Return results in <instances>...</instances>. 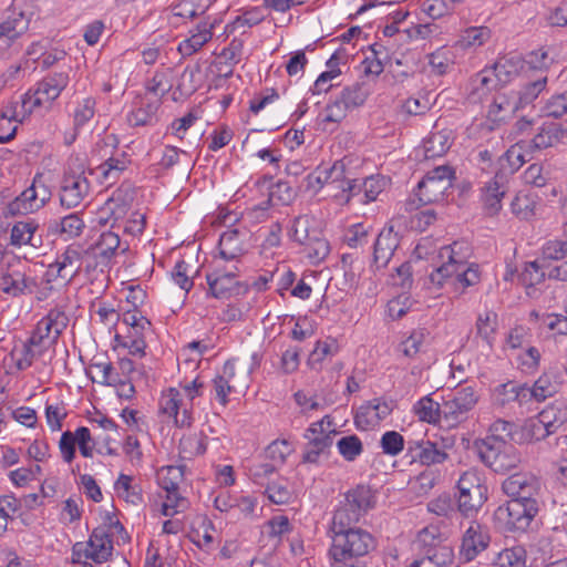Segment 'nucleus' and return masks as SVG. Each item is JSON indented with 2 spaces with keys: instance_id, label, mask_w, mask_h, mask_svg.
<instances>
[{
  "instance_id": "3",
  "label": "nucleus",
  "mask_w": 567,
  "mask_h": 567,
  "mask_svg": "<svg viewBox=\"0 0 567 567\" xmlns=\"http://www.w3.org/2000/svg\"><path fill=\"white\" fill-rule=\"evenodd\" d=\"M527 162L523 142L511 146L496 162L493 179L486 184L483 194L486 214L494 216L502 208V198L507 192L509 177Z\"/></svg>"
},
{
  "instance_id": "32",
  "label": "nucleus",
  "mask_w": 567,
  "mask_h": 567,
  "mask_svg": "<svg viewBox=\"0 0 567 567\" xmlns=\"http://www.w3.org/2000/svg\"><path fill=\"white\" fill-rule=\"evenodd\" d=\"M85 227V224L79 213H71L60 220H53L49 225V230L53 234H60L65 239L79 237Z\"/></svg>"
},
{
  "instance_id": "49",
  "label": "nucleus",
  "mask_w": 567,
  "mask_h": 567,
  "mask_svg": "<svg viewBox=\"0 0 567 567\" xmlns=\"http://www.w3.org/2000/svg\"><path fill=\"white\" fill-rule=\"evenodd\" d=\"M439 477L440 474L437 471L426 468L410 481L411 489L417 496L427 495L431 492V489L436 485Z\"/></svg>"
},
{
  "instance_id": "42",
  "label": "nucleus",
  "mask_w": 567,
  "mask_h": 567,
  "mask_svg": "<svg viewBox=\"0 0 567 567\" xmlns=\"http://www.w3.org/2000/svg\"><path fill=\"white\" fill-rule=\"evenodd\" d=\"M132 199V196H130L127 193L124 194V192L120 188L106 202V209L110 213V217L113 219L111 227H114L117 221L126 216L131 207Z\"/></svg>"
},
{
  "instance_id": "61",
  "label": "nucleus",
  "mask_w": 567,
  "mask_h": 567,
  "mask_svg": "<svg viewBox=\"0 0 567 567\" xmlns=\"http://www.w3.org/2000/svg\"><path fill=\"white\" fill-rule=\"evenodd\" d=\"M68 412L64 403L47 404L45 405V419L51 431H60L62 429V422L66 417Z\"/></svg>"
},
{
  "instance_id": "1",
  "label": "nucleus",
  "mask_w": 567,
  "mask_h": 567,
  "mask_svg": "<svg viewBox=\"0 0 567 567\" xmlns=\"http://www.w3.org/2000/svg\"><path fill=\"white\" fill-rule=\"evenodd\" d=\"M350 519H331L328 536L331 540L328 557L331 567H352L353 563L375 548L372 534Z\"/></svg>"
},
{
  "instance_id": "27",
  "label": "nucleus",
  "mask_w": 567,
  "mask_h": 567,
  "mask_svg": "<svg viewBox=\"0 0 567 567\" xmlns=\"http://www.w3.org/2000/svg\"><path fill=\"white\" fill-rule=\"evenodd\" d=\"M214 22L200 21L190 35L178 44V52L183 56H190L199 51L213 38Z\"/></svg>"
},
{
  "instance_id": "52",
  "label": "nucleus",
  "mask_w": 567,
  "mask_h": 567,
  "mask_svg": "<svg viewBox=\"0 0 567 567\" xmlns=\"http://www.w3.org/2000/svg\"><path fill=\"white\" fill-rule=\"evenodd\" d=\"M557 392V383L553 382L547 374L540 375L534 383L533 388H528V398L537 401H544L553 396Z\"/></svg>"
},
{
  "instance_id": "13",
  "label": "nucleus",
  "mask_w": 567,
  "mask_h": 567,
  "mask_svg": "<svg viewBox=\"0 0 567 567\" xmlns=\"http://www.w3.org/2000/svg\"><path fill=\"white\" fill-rule=\"evenodd\" d=\"M32 14L22 1L13 0L6 19L0 22V47H9L20 38L29 29Z\"/></svg>"
},
{
  "instance_id": "29",
  "label": "nucleus",
  "mask_w": 567,
  "mask_h": 567,
  "mask_svg": "<svg viewBox=\"0 0 567 567\" xmlns=\"http://www.w3.org/2000/svg\"><path fill=\"white\" fill-rule=\"evenodd\" d=\"M161 105V99H148L143 96L136 103V107L127 115L128 123L132 126L150 125L156 118V113Z\"/></svg>"
},
{
  "instance_id": "51",
  "label": "nucleus",
  "mask_w": 567,
  "mask_h": 567,
  "mask_svg": "<svg viewBox=\"0 0 567 567\" xmlns=\"http://www.w3.org/2000/svg\"><path fill=\"white\" fill-rule=\"evenodd\" d=\"M265 494L271 503L277 505L288 504L292 497V493L284 478L267 483Z\"/></svg>"
},
{
  "instance_id": "40",
  "label": "nucleus",
  "mask_w": 567,
  "mask_h": 567,
  "mask_svg": "<svg viewBox=\"0 0 567 567\" xmlns=\"http://www.w3.org/2000/svg\"><path fill=\"white\" fill-rule=\"evenodd\" d=\"M209 8V0H179L171 7L174 17L193 19L203 16Z\"/></svg>"
},
{
  "instance_id": "35",
  "label": "nucleus",
  "mask_w": 567,
  "mask_h": 567,
  "mask_svg": "<svg viewBox=\"0 0 567 567\" xmlns=\"http://www.w3.org/2000/svg\"><path fill=\"white\" fill-rule=\"evenodd\" d=\"M44 350L40 344L31 343V338H29L21 346H16L10 355L18 370L24 371L32 365L34 359L41 355Z\"/></svg>"
},
{
  "instance_id": "34",
  "label": "nucleus",
  "mask_w": 567,
  "mask_h": 567,
  "mask_svg": "<svg viewBox=\"0 0 567 567\" xmlns=\"http://www.w3.org/2000/svg\"><path fill=\"white\" fill-rule=\"evenodd\" d=\"M451 132L447 130L432 132L423 141V154L426 159L444 155L451 147Z\"/></svg>"
},
{
  "instance_id": "41",
  "label": "nucleus",
  "mask_w": 567,
  "mask_h": 567,
  "mask_svg": "<svg viewBox=\"0 0 567 567\" xmlns=\"http://www.w3.org/2000/svg\"><path fill=\"white\" fill-rule=\"evenodd\" d=\"M505 445L506 442H501L487 436L476 439L473 443V447L475 449L481 462L487 467Z\"/></svg>"
},
{
  "instance_id": "43",
  "label": "nucleus",
  "mask_w": 567,
  "mask_h": 567,
  "mask_svg": "<svg viewBox=\"0 0 567 567\" xmlns=\"http://www.w3.org/2000/svg\"><path fill=\"white\" fill-rule=\"evenodd\" d=\"M523 66V61L517 58H499L493 65V73L499 83H507L513 76L518 74Z\"/></svg>"
},
{
  "instance_id": "64",
  "label": "nucleus",
  "mask_w": 567,
  "mask_h": 567,
  "mask_svg": "<svg viewBox=\"0 0 567 567\" xmlns=\"http://www.w3.org/2000/svg\"><path fill=\"white\" fill-rule=\"evenodd\" d=\"M543 112L547 117L559 118L567 113V92L551 96Z\"/></svg>"
},
{
  "instance_id": "31",
  "label": "nucleus",
  "mask_w": 567,
  "mask_h": 567,
  "mask_svg": "<svg viewBox=\"0 0 567 567\" xmlns=\"http://www.w3.org/2000/svg\"><path fill=\"white\" fill-rule=\"evenodd\" d=\"M440 257H447L449 261L444 262L435 270H433L429 277L430 282L436 288H442L445 282L454 278V272L457 271V259L454 256V249L451 246H444L440 250Z\"/></svg>"
},
{
  "instance_id": "12",
  "label": "nucleus",
  "mask_w": 567,
  "mask_h": 567,
  "mask_svg": "<svg viewBox=\"0 0 567 567\" xmlns=\"http://www.w3.org/2000/svg\"><path fill=\"white\" fill-rule=\"evenodd\" d=\"M69 324V317L61 308L51 309L37 324L31 334V343H38L43 349L55 344L63 330Z\"/></svg>"
},
{
  "instance_id": "6",
  "label": "nucleus",
  "mask_w": 567,
  "mask_h": 567,
  "mask_svg": "<svg viewBox=\"0 0 567 567\" xmlns=\"http://www.w3.org/2000/svg\"><path fill=\"white\" fill-rule=\"evenodd\" d=\"M538 511V503L509 499L495 509L493 518L502 532H525Z\"/></svg>"
},
{
  "instance_id": "63",
  "label": "nucleus",
  "mask_w": 567,
  "mask_h": 567,
  "mask_svg": "<svg viewBox=\"0 0 567 567\" xmlns=\"http://www.w3.org/2000/svg\"><path fill=\"white\" fill-rule=\"evenodd\" d=\"M424 329L414 330L404 341L400 343L401 352L408 358H414L424 342Z\"/></svg>"
},
{
  "instance_id": "33",
  "label": "nucleus",
  "mask_w": 567,
  "mask_h": 567,
  "mask_svg": "<svg viewBox=\"0 0 567 567\" xmlns=\"http://www.w3.org/2000/svg\"><path fill=\"white\" fill-rule=\"evenodd\" d=\"M346 165L343 161H337L329 168H318L313 174L307 176L308 186L313 187L316 184L321 188L326 184H336L344 182Z\"/></svg>"
},
{
  "instance_id": "23",
  "label": "nucleus",
  "mask_w": 567,
  "mask_h": 567,
  "mask_svg": "<svg viewBox=\"0 0 567 567\" xmlns=\"http://www.w3.org/2000/svg\"><path fill=\"white\" fill-rule=\"evenodd\" d=\"M399 245L400 236L393 227L383 228L374 243L373 266L377 269L386 267Z\"/></svg>"
},
{
  "instance_id": "39",
  "label": "nucleus",
  "mask_w": 567,
  "mask_h": 567,
  "mask_svg": "<svg viewBox=\"0 0 567 567\" xmlns=\"http://www.w3.org/2000/svg\"><path fill=\"white\" fill-rule=\"evenodd\" d=\"M491 38V30L487 27H471L464 30L455 47L461 50H467L470 48L481 47Z\"/></svg>"
},
{
  "instance_id": "38",
  "label": "nucleus",
  "mask_w": 567,
  "mask_h": 567,
  "mask_svg": "<svg viewBox=\"0 0 567 567\" xmlns=\"http://www.w3.org/2000/svg\"><path fill=\"white\" fill-rule=\"evenodd\" d=\"M520 456L514 445L506 443L501 453L491 462L488 467L495 473L505 474L518 466Z\"/></svg>"
},
{
  "instance_id": "55",
  "label": "nucleus",
  "mask_w": 567,
  "mask_h": 567,
  "mask_svg": "<svg viewBox=\"0 0 567 567\" xmlns=\"http://www.w3.org/2000/svg\"><path fill=\"white\" fill-rule=\"evenodd\" d=\"M78 437V429L74 432L65 431L62 433L60 437L59 450L61 453V457L68 464H71L75 458L76 446L79 444Z\"/></svg>"
},
{
  "instance_id": "10",
  "label": "nucleus",
  "mask_w": 567,
  "mask_h": 567,
  "mask_svg": "<svg viewBox=\"0 0 567 567\" xmlns=\"http://www.w3.org/2000/svg\"><path fill=\"white\" fill-rule=\"evenodd\" d=\"M477 402L478 395L473 386L457 388L442 404L444 421L449 426H454L465 421Z\"/></svg>"
},
{
  "instance_id": "36",
  "label": "nucleus",
  "mask_w": 567,
  "mask_h": 567,
  "mask_svg": "<svg viewBox=\"0 0 567 567\" xmlns=\"http://www.w3.org/2000/svg\"><path fill=\"white\" fill-rule=\"evenodd\" d=\"M487 501V489H476L460 493L457 498V511L464 517H474Z\"/></svg>"
},
{
  "instance_id": "4",
  "label": "nucleus",
  "mask_w": 567,
  "mask_h": 567,
  "mask_svg": "<svg viewBox=\"0 0 567 567\" xmlns=\"http://www.w3.org/2000/svg\"><path fill=\"white\" fill-rule=\"evenodd\" d=\"M84 250L79 245H69L63 252L56 256L54 262L48 266L42 282L45 286L38 292V299L43 300L54 290L53 281H61L68 286L81 272Z\"/></svg>"
},
{
  "instance_id": "45",
  "label": "nucleus",
  "mask_w": 567,
  "mask_h": 567,
  "mask_svg": "<svg viewBox=\"0 0 567 567\" xmlns=\"http://www.w3.org/2000/svg\"><path fill=\"white\" fill-rule=\"evenodd\" d=\"M415 413L421 421L437 423L443 419L442 405L431 399L429 395L422 398L415 404Z\"/></svg>"
},
{
  "instance_id": "17",
  "label": "nucleus",
  "mask_w": 567,
  "mask_h": 567,
  "mask_svg": "<svg viewBox=\"0 0 567 567\" xmlns=\"http://www.w3.org/2000/svg\"><path fill=\"white\" fill-rule=\"evenodd\" d=\"M491 542L488 528L477 520H472L463 534L460 556L466 561H472L484 551Z\"/></svg>"
},
{
  "instance_id": "56",
  "label": "nucleus",
  "mask_w": 567,
  "mask_h": 567,
  "mask_svg": "<svg viewBox=\"0 0 567 567\" xmlns=\"http://www.w3.org/2000/svg\"><path fill=\"white\" fill-rule=\"evenodd\" d=\"M404 437L396 431L383 433L380 440L382 452L390 456L399 455L404 449Z\"/></svg>"
},
{
  "instance_id": "5",
  "label": "nucleus",
  "mask_w": 567,
  "mask_h": 567,
  "mask_svg": "<svg viewBox=\"0 0 567 567\" xmlns=\"http://www.w3.org/2000/svg\"><path fill=\"white\" fill-rule=\"evenodd\" d=\"M70 81L65 72H54L44 76L37 83L34 90H29L22 95L20 106L23 116L30 115L35 109L45 106L49 109L54 100L68 86Z\"/></svg>"
},
{
  "instance_id": "28",
  "label": "nucleus",
  "mask_w": 567,
  "mask_h": 567,
  "mask_svg": "<svg viewBox=\"0 0 567 567\" xmlns=\"http://www.w3.org/2000/svg\"><path fill=\"white\" fill-rule=\"evenodd\" d=\"M86 543L92 549L89 554L90 559L96 564H102L109 560L112 555L113 543L111 535L105 527L99 526L94 528Z\"/></svg>"
},
{
  "instance_id": "14",
  "label": "nucleus",
  "mask_w": 567,
  "mask_h": 567,
  "mask_svg": "<svg viewBox=\"0 0 567 567\" xmlns=\"http://www.w3.org/2000/svg\"><path fill=\"white\" fill-rule=\"evenodd\" d=\"M540 487V481L528 472L512 474L502 483L503 492L511 499L524 503H538L536 497L539 495Z\"/></svg>"
},
{
  "instance_id": "26",
  "label": "nucleus",
  "mask_w": 567,
  "mask_h": 567,
  "mask_svg": "<svg viewBox=\"0 0 567 567\" xmlns=\"http://www.w3.org/2000/svg\"><path fill=\"white\" fill-rule=\"evenodd\" d=\"M247 237L246 231H240L237 228L227 229L220 235L218 248L219 256L221 259L235 260L243 256L246 251L245 239Z\"/></svg>"
},
{
  "instance_id": "7",
  "label": "nucleus",
  "mask_w": 567,
  "mask_h": 567,
  "mask_svg": "<svg viewBox=\"0 0 567 567\" xmlns=\"http://www.w3.org/2000/svg\"><path fill=\"white\" fill-rule=\"evenodd\" d=\"M453 179L455 171L451 166H437L419 182L415 196L422 205L442 202L446 190L452 187Z\"/></svg>"
},
{
  "instance_id": "2",
  "label": "nucleus",
  "mask_w": 567,
  "mask_h": 567,
  "mask_svg": "<svg viewBox=\"0 0 567 567\" xmlns=\"http://www.w3.org/2000/svg\"><path fill=\"white\" fill-rule=\"evenodd\" d=\"M412 560L406 567H449L454 549L439 527L430 525L417 532L411 543Z\"/></svg>"
},
{
  "instance_id": "21",
  "label": "nucleus",
  "mask_w": 567,
  "mask_h": 567,
  "mask_svg": "<svg viewBox=\"0 0 567 567\" xmlns=\"http://www.w3.org/2000/svg\"><path fill=\"white\" fill-rule=\"evenodd\" d=\"M120 244L121 239L116 233H102L99 239L84 250L85 256H91L95 259L93 266L87 265V269L95 268L97 266H107L111 259L115 256Z\"/></svg>"
},
{
  "instance_id": "50",
  "label": "nucleus",
  "mask_w": 567,
  "mask_h": 567,
  "mask_svg": "<svg viewBox=\"0 0 567 567\" xmlns=\"http://www.w3.org/2000/svg\"><path fill=\"white\" fill-rule=\"evenodd\" d=\"M340 455L348 462H353L363 452L362 441L355 434L342 436L337 442Z\"/></svg>"
},
{
  "instance_id": "19",
  "label": "nucleus",
  "mask_w": 567,
  "mask_h": 567,
  "mask_svg": "<svg viewBox=\"0 0 567 567\" xmlns=\"http://www.w3.org/2000/svg\"><path fill=\"white\" fill-rule=\"evenodd\" d=\"M90 183L83 173L65 174L60 188V203L63 207L71 209L81 204L89 194Z\"/></svg>"
},
{
  "instance_id": "16",
  "label": "nucleus",
  "mask_w": 567,
  "mask_h": 567,
  "mask_svg": "<svg viewBox=\"0 0 567 567\" xmlns=\"http://www.w3.org/2000/svg\"><path fill=\"white\" fill-rule=\"evenodd\" d=\"M327 420L328 424H331L329 416H324L320 422H316L307 429L305 437L308 443L305 446L302 461L305 463H317L319 456L323 454L332 445V434L336 431L329 433L324 432L323 423Z\"/></svg>"
},
{
  "instance_id": "46",
  "label": "nucleus",
  "mask_w": 567,
  "mask_h": 567,
  "mask_svg": "<svg viewBox=\"0 0 567 567\" xmlns=\"http://www.w3.org/2000/svg\"><path fill=\"white\" fill-rule=\"evenodd\" d=\"M389 179L382 175H371L362 179L363 196L361 203H370L378 199V196L386 188Z\"/></svg>"
},
{
  "instance_id": "9",
  "label": "nucleus",
  "mask_w": 567,
  "mask_h": 567,
  "mask_svg": "<svg viewBox=\"0 0 567 567\" xmlns=\"http://www.w3.org/2000/svg\"><path fill=\"white\" fill-rule=\"evenodd\" d=\"M374 506V496L369 486L357 485L344 494V501L333 512L331 519H350L349 523L358 524L368 511Z\"/></svg>"
},
{
  "instance_id": "44",
  "label": "nucleus",
  "mask_w": 567,
  "mask_h": 567,
  "mask_svg": "<svg viewBox=\"0 0 567 567\" xmlns=\"http://www.w3.org/2000/svg\"><path fill=\"white\" fill-rule=\"evenodd\" d=\"M475 328L476 336L482 338L488 347H492L497 328V315L494 311H485L478 315Z\"/></svg>"
},
{
  "instance_id": "8",
  "label": "nucleus",
  "mask_w": 567,
  "mask_h": 567,
  "mask_svg": "<svg viewBox=\"0 0 567 567\" xmlns=\"http://www.w3.org/2000/svg\"><path fill=\"white\" fill-rule=\"evenodd\" d=\"M21 262L18 259L0 264V291L12 297L19 298L24 295L39 292L35 278L29 277L19 269ZM39 293H37L38 296Z\"/></svg>"
},
{
  "instance_id": "47",
  "label": "nucleus",
  "mask_w": 567,
  "mask_h": 567,
  "mask_svg": "<svg viewBox=\"0 0 567 567\" xmlns=\"http://www.w3.org/2000/svg\"><path fill=\"white\" fill-rule=\"evenodd\" d=\"M90 368L97 373L96 382L100 384L116 386L122 383L120 374L115 372L112 362L109 360L96 361L94 358ZM92 380L95 381L94 378Z\"/></svg>"
},
{
  "instance_id": "20",
  "label": "nucleus",
  "mask_w": 567,
  "mask_h": 567,
  "mask_svg": "<svg viewBox=\"0 0 567 567\" xmlns=\"http://www.w3.org/2000/svg\"><path fill=\"white\" fill-rule=\"evenodd\" d=\"M181 393L175 388H169L164 391L159 399V412L174 420V423L178 427L190 426L193 416L190 409L182 408Z\"/></svg>"
},
{
  "instance_id": "53",
  "label": "nucleus",
  "mask_w": 567,
  "mask_h": 567,
  "mask_svg": "<svg viewBox=\"0 0 567 567\" xmlns=\"http://www.w3.org/2000/svg\"><path fill=\"white\" fill-rule=\"evenodd\" d=\"M289 235L293 241L302 246H306L316 236L315 231L310 233V223L307 216H299L293 219Z\"/></svg>"
},
{
  "instance_id": "54",
  "label": "nucleus",
  "mask_w": 567,
  "mask_h": 567,
  "mask_svg": "<svg viewBox=\"0 0 567 567\" xmlns=\"http://www.w3.org/2000/svg\"><path fill=\"white\" fill-rule=\"evenodd\" d=\"M457 271L454 272L453 280L460 284L464 289L480 282V271L477 265L466 266L462 260H457Z\"/></svg>"
},
{
  "instance_id": "57",
  "label": "nucleus",
  "mask_w": 567,
  "mask_h": 567,
  "mask_svg": "<svg viewBox=\"0 0 567 567\" xmlns=\"http://www.w3.org/2000/svg\"><path fill=\"white\" fill-rule=\"evenodd\" d=\"M370 230L371 227H368L364 224H354L346 230L343 240L349 247L352 248L363 246L368 244Z\"/></svg>"
},
{
  "instance_id": "37",
  "label": "nucleus",
  "mask_w": 567,
  "mask_h": 567,
  "mask_svg": "<svg viewBox=\"0 0 567 567\" xmlns=\"http://www.w3.org/2000/svg\"><path fill=\"white\" fill-rule=\"evenodd\" d=\"M131 161L126 154L122 153L120 156L107 158L97 166V169L104 182L113 184L120 178L121 174L127 169Z\"/></svg>"
},
{
  "instance_id": "58",
  "label": "nucleus",
  "mask_w": 567,
  "mask_h": 567,
  "mask_svg": "<svg viewBox=\"0 0 567 567\" xmlns=\"http://www.w3.org/2000/svg\"><path fill=\"white\" fill-rule=\"evenodd\" d=\"M187 507L188 501L179 494L178 489L166 492V501L162 505V514L164 516H173L184 512Z\"/></svg>"
},
{
  "instance_id": "24",
  "label": "nucleus",
  "mask_w": 567,
  "mask_h": 567,
  "mask_svg": "<svg viewBox=\"0 0 567 567\" xmlns=\"http://www.w3.org/2000/svg\"><path fill=\"white\" fill-rule=\"evenodd\" d=\"M49 199L48 189H44V198H39V192L37 188V179L33 184L24 189L20 196L10 202L7 206V214L11 216L27 215L33 213L44 206Z\"/></svg>"
},
{
  "instance_id": "18",
  "label": "nucleus",
  "mask_w": 567,
  "mask_h": 567,
  "mask_svg": "<svg viewBox=\"0 0 567 567\" xmlns=\"http://www.w3.org/2000/svg\"><path fill=\"white\" fill-rule=\"evenodd\" d=\"M567 422V406L563 402H555L539 412L537 420L532 423L537 440L553 434Z\"/></svg>"
},
{
  "instance_id": "25",
  "label": "nucleus",
  "mask_w": 567,
  "mask_h": 567,
  "mask_svg": "<svg viewBox=\"0 0 567 567\" xmlns=\"http://www.w3.org/2000/svg\"><path fill=\"white\" fill-rule=\"evenodd\" d=\"M408 453L411 455V462H419L427 467L442 464L449 458V454L431 441L410 442Z\"/></svg>"
},
{
  "instance_id": "11",
  "label": "nucleus",
  "mask_w": 567,
  "mask_h": 567,
  "mask_svg": "<svg viewBox=\"0 0 567 567\" xmlns=\"http://www.w3.org/2000/svg\"><path fill=\"white\" fill-rule=\"evenodd\" d=\"M233 272L213 270L206 275L208 295L216 299H230L248 292V285L238 280L239 269L231 265Z\"/></svg>"
},
{
  "instance_id": "62",
  "label": "nucleus",
  "mask_w": 567,
  "mask_h": 567,
  "mask_svg": "<svg viewBox=\"0 0 567 567\" xmlns=\"http://www.w3.org/2000/svg\"><path fill=\"white\" fill-rule=\"evenodd\" d=\"M498 559L503 566L507 564L509 567H526V550L520 546L506 548L499 553Z\"/></svg>"
},
{
  "instance_id": "59",
  "label": "nucleus",
  "mask_w": 567,
  "mask_h": 567,
  "mask_svg": "<svg viewBox=\"0 0 567 567\" xmlns=\"http://www.w3.org/2000/svg\"><path fill=\"white\" fill-rule=\"evenodd\" d=\"M544 260H563L567 257V240L551 239L542 247Z\"/></svg>"
},
{
  "instance_id": "60",
  "label": "nucleus",
  "mask_w": 567,
  "mask_h": 567,
  "mask_svg": "<svg viewBox=\"0 0 567 567\" xmlns=\"http://www.w3.org/2000/svg\"><path fill=\"white\" fill-rule=\"evenodd\" d=\"M276 474V465L272 463H257L249 467V475L255 484L267 486L270 477Z\"/></svg>"
},
{
  "instance_id": "48",
  "label": "nucleus",
  "mask_w": 567,
  "mask_h": 567,
  "mask_svg": "<svg viewBox=\"0 0 567 567\" xmlns=\"http://www.w3.org/2000/svg\"><path fill=\"white\" fill-rule=\"evenodd\" d=\"M368 96L369 90L367 89V85L361 82H355L352 85L346 86L340 94L343 103H346L350 110H354L363 105Z\"/></svg>"
},
{
  "instance_id": "15",
  "label": "nucleus",
  "mask_w": 567,
  "mask_h": 567,
  "mask_svg": "<svg viewBox=\"0 0 567 567\" xmlns=\"http://www.w3.org/2000/svg\"><path fill=\"white\" fill-rule=\"evenodd\" d=\"M393 411L392 402L383 398H375L362 404L354 414V425L360 431H368L378 426Z\"/></svg>"
},
{
  "instance_id": "30",
  "label": "nucleus",
  "mask_w": 567,
  "mask_h": 567,
  "mask_svg": "<svg viewBox=\"0 0 567 567\" xmlns=\"http://www.w3.org/2000/svg\"><path fill=\"white\" fill-rule=\"evenodd\" d=\"M39 225L33 221H18L13 225L10 235V243L13 246L30 245L38 248L42 245V236L37 235Z\"/></svg>"
},
{
  "instance_id": "22",
  "label": "nucleus",
  "mask_w": 567,
  "mask_h": 567,
  "mask_svg": "<svg viewBox=\"0 0 567 567\" xmlns=\"http://www.w3.org/2000/svg\"><path fill=\"white\" fill-rule=\"evenodd\" d=\"M567 138V121H545L532 140L533 150H545L564 143Z\"/></svg>"
}]
</instances>
